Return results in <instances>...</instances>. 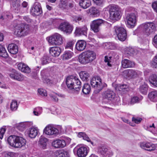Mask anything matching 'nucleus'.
<instances>
[{
	"label": "nucleus",
	"instance_id": "nucleus-1",
	"mask_svg": "<svg viewBox=\"0 0 157 157\" xmlns=\"http://www.w3.org/2000/svg\"><path fill=\"white\" fill-rule=\"evenodd\" d=\"M105 11H108L109 14V18L112 21H118L120 19L122 16L123 10L118 6L112 4L104 9Z\"/></svg>",
	"mask_w": 157,
	"mask_h": 157
},
{
	"label": "nucleus",
	"instance_id": "nucleus-2",
	"mask_svg": "<svg viewBox=\"0 0 157 157\" xmlns=\"http://www.w3.org/2000/svg\"><path fill=\"white\" fill-rule=\"evenodd\" d=\"M7 141L9 145L16 148L24 146L26 143V141L24 138L15 135L10 136L7 138Z\"/></svg>",
	"mask_w": 157,
	"mask_h": 157
},
{
	"label": "nucleus",
	"instance_id": "nucleus-3",
	"mask_svg": "<svg viewBox=\"0 0 157 157\" xmlns=\"http://www.w3.org/2000/svg\"><path fill=\"white\" fill-rule=\"evenodd\" d=\"M96 54L93 51L88 50L82 52L79 55V62L83 64H86L90 63L96 58Z\"/></svg>",
	"mask_w": 157,
	"mask_h": 157
},
{
	"label": "nucleus",
	"instance_id": "nucleus-4",
	"mask_svg": "<svg viewBox=\"0 0 157 157\" xmlns=\"http://www.w3.org/2000/svg\"><path fill=\"white\" fill-rule=\"evenodd\" d=\"M67 88L70 90L74 89L77 91L80 90L81 82L76 77L69 76L67 77L66 81Z\"/></svg>",
	"mask_w": 157,
	"mask_h": 157
},
{
	"label": "nucleus",
	"instance_id": "nucleus-5",
	"mask_svg": "<svg viewBox=\"0 0 157 157\" xmlns=\"http://www.w3.org/2000/svg\"><path fill=\"white\" fill-rule=\"evenodd\" d=\"M90 84L95 88L94 92L98 94L101 91L105 86V84L101 82V79L99 76L93 77L90 80Z\"/></svg>",
	"mask_w": 157,
	"mask_h": 157
},
{
	"label": "nucleus",
	"instance_id": "nucleus-6",
	"mask_svg": "<svg viewBox=\"0 0 157 157\" xmlns=\"http://www.w3.org/2000/svg\"><path fill=\"white\" fill-rule=\"evenodd\" d=\"M113 35L116 36L121 41H124L127 37L126 29L123 27L116 26L114 27L113 31Z\"/></svg>",
	"mask_w": 157,
	"mask_h": 157
},
{
	"label": "nucleus",
	"instance_id": "nucleus-7",
	"mask_svg": "<svg viewBox=\"0 0 157 157\" xmlns=\"http://www.w3.org/2000/svg\"><path fill=\"white\" fill-rule=\"evenodd\" d=\"M14 33L17 36H21L28 34L29 32L27 26L24 24H17L14 26Z\"/></svg>",
	"mask_w": 157,
	"mask_h": 157
},
{
	"label": "nucleus",
	"instance_id": "nucleus-8",
	"mask_svg": "<svg viewBox=\"0 0 157 157\" xmlns=\"http://www.w3.org/2000/svg\"><path fill=\"white\" fill-rule=\"evenodd\" d=\"M47 38L48 42L50 45H59L63 43L62 37L58 33H55Z\"/></svg>",
	"mask_w": 157,
	"mask_h": 157
},
{
	"label": "nucleus",
	"instance_id": "nucleus-9",
	"mask_svg": "<svg viewBox=\"0 0 157 157\" xmlns=\"http://www.w3.org/2000/svg\"><path fill=\"white\" fill-rule=\"evenodd\" d=\"M138 18V14L136 11L127 14L126 20L128 26L131 28H134L136 25Z\"/></svg>",
	"mask_w": 157,
	"mask_h": 157
},
{
	"label": "nucleus",
	"instance_id": "nucleus-10",
	"mask_svg": "<svg viewBox=\"0 0 157 157\" xmlns=\"http://www.w3.org/2000/svg\"><path fill=\"white\" fill-rule=\"evenodd\" d=\"M141 27L143 33L147 36L154 32L155 29V25L151 22L144 23L141 25Z\"/></svg>",
	"mask_w": 157,
	"mask_h": 157
},
{
	"label": "nucleus",
	"instance_id": "nucleus-11",
	"mask_svg": "<svg viewBox=\"0 0 157 157\" xmlns=\"http://www.w3.org/2000/svg\"><path fill=\"white\" fill-rule=\"evenodd\" d=\"M78 157H86L89 151V148L87 146L77 147L74 150Z\"/></svg>",
	"mask_w": 157,
	"mask_h": 157
},
{
	"label": "nucleus",
	"instance_id": "nucleus-12",
	"mask_svg": "<svg viewBox=\"0 0 157 157\" xmlns=\"http://www.w3.org/2000/svg\"><path fill=\"white\" fill-rule=\"evenodd\" d=\"M44 131L45 134L48 135H56L59 132L58 129L52 124H49L46 126Z\"/></svg>",
	"mask_w": 157,
	"mask_h": 157
},
{
	"label": "nucleus",
	"instance_id": "nucleus-13",
	"mask_svg": "<svg viewBox=\"0 0 157 157\" xmlns=\"http://www.w3.org/2000/svg\"><path fill=\"white\" fill-rule=\"evenodd\" d=\"M59 29L66 33H71L73 30V27L68 22L64 21L61 23L59 26Z\"/></svg>",
	"mask_w": 157,
	"mask_h": 157
},
{
	"label": "nucleus",
	"instance_id": "nucleus-14",
	"mask_svg": "<svg viewBox=\"0 0 157 157\" xmlns=\"http://www.w3.org/2000/svg\"><path fill=\"white\" fill-rule=\"evenodd\" d=\"M31 13L34 15H39L42 13V10L40 4L36 2L32 6L31 10Z\"/></svg>",
	"mask_w": 157,
	"mask_h": 157
},
{
	"label": "nucleus",
	"instance_id": "nucleus-15",
	"mask_svg": "<svg viewBox=\"0 0 157 157\" xmlns=\"http://www.w3.org/2000/svg\"><path fill=\"white\" fill-rule=\"evenodd\" d=\"M124 73L128 77L132 78L139 77L142 75V73L140 71L132 69L124 71Z\"/></svg>",
	"mask_w": 157,
	"mask_h": 157
},
{
	"label": "nucleus",
	"instance_id": "nucleus-16",
	"mask_svg": "<svg viewBox=\"0 0 157 157\" xmlns=\"http://www.w3.org/2000/svg\"><path fill=\"white\" fill-rule=\"evenodd\" d=\"M103 23V20L101 19L94 20L90 25L91 28L94 32H98L99 30V27Z\"/></svg>",
	"mask_w": 157,
	"mask_h": 157
},
{
	"label": "nucleus",
	"instance_id": "nucleus-17",
	"mask_svg": "<svg viewBox=\"0 0 157 157\" xmlns=\"http://www.w3.org/2000/svg\"><path fill=\"white\" fill-rule=\"evenodd\" d=\"M139 145L142 148L150 151H153L155 149V145L148 142H141Z\"/></svg>",
	"mask_w": 157,
	"mask_h": 157
},
{
	"label": "nucleus",
	"instance_id": "nucleus-18",
	"mask_svg": "<svg viewBox=\"0 0 157 157\" xmlns=\"http://www.w3.org/2000/svg\"><path fill=\"white\" fill-rule=\"evenodd\" d=\"M98 151L104 156L110 157L113 155V152L110 149H108L104 146L99 147Z\"/></svg>",
	"mask_w": 157,
	"mask_h": 157
},
{
	"label": "nucleus",
	"instance_id": "nucleus-19",
	"mask_svg": "<svg viewBox=\"0 0 157 157\" xmlns=\"http://www.w3.org/2000/svg\"><path fill=\"white\" fill-rule=\"evenodd\" d=\"M67 145L66 141L63 139H57L52 143V146L56 148H63Z\"/></svg>",
	"mask_w": 157,
	"mask_h": 157
},
{
	"label": "nucleus",
	"instance_id": "nucleus-20",
	"mask_svg": "<svg viewBox=\"0 0 157 157\" xmlns=\"http://www.w3.org/2000/svg\"><path fill=\"white\" fill-rule=\"evenodd\" d=\"M38 129L36 127H34L29 128L27 130L29 136L31 138H34L37 135Z\"/></svg>",
	"mask_w": 157,
	"mask_h": 157
},
{
	"label": "nucleus",
	"instance_id": "nucleus-21",
	"mask_svg": "<svg viewBox=\"0 0 157 157\" xmlns=\"http://www.w3.org/2000/svg\"><path fill=\"white\" fill-rule=\"evenodd\" d=\"M115 95L113 92L110 90L105 91L103 94V96L104 98L110 101H113V100Z\"/></svg>",
	"mask_w": 157,
	"mask_h": 157
},
{
	"label": "nucleus",
	"instance_id": "nucleus-22",
	"mask_svg": "<svg viewBox=\"0 0 157 157\" xmlns=\"http://www.w3.org/2000/svg\"><path fill=\"white\" fill-rule=\"evenodd\" d=\"M87 28L86 26L77 27L76 28L75 33L77 36L82 35H86L87 34Z\"/></svg>",
	"mask_w": 157,
	"mask_h": 157
},
{
	"label": "nucleus",
	"instance_id": "nucleus-23",
	"mask_svg": "<svg viewBox=\"0 0 157 157\" xmlns=\"http://www.w3.org/2000/svg\"><path fill=\"white\" fill-rule=\"evenodd\" d=\"M86 42L83 40L78 41L75 45V48L78 51H82L84 50L86 46Z\"/></svg>",
	"mask_w": 157,
	"mask_h": 157
},
{
	"label": "nucleus",
	"instance_id": "nucleus-24",
	"mask_svg": "<svg viewBox=\"0 0 157 157\" xmlns=\"http://www.w3.org/2000/svg\"><path fill=\"white\" fill-rule=\"evenodd\" d=\"M17 67L18 69L22 72L29 73L31 72L30 68L27 65L24 63H19L17 65Z\"/></svg>",
	"mask_w": 157,
	"mask_h": 157
},
{
	"label": "nucleus",
	"instance_id": "nucleus-25",
	"mask_svg": "<svg viewBox=\"0 0 157 157\" xmlns=\"http://www.w3.org/2000/svg\"><path fill=\"white\" fill-rule=\"evenodd\" d=\"M61 49L58 47H53L51 48L49 52L52 56L56 57L59 55L61 52Z\"/></svg>",
	"mask_w": 157,
	"mask_h": 157
},
{
	"label": "nucleus",
	"instance_id": "nucleus-26",
	"mask_svg": "<svg viewBox=\"0 0 157 157\" xmlns=\"http://www.w3.org/2000/svg\"><path fill=\"white\" fill-rule=\"evenodd\" d=\"M87 13L93 17H97L100 15V11L95 7H92L87 10Z\"/></svg>",
	"mask_w": 157,
	"mask_h": 157
},
{
	"label": "nucleus",
	"instance_id": "nucleus-27",
	"mask_svg": "<svg viewBox=\"0 0 157 157\" xmlns=\"http://www.w3.org/2000/svg\"><path fill=\"white\" fill-rule=\"evenodd\" d=\"M48 139L43 136H41L38 141L39 147L43 149H45L47 148V142Z\"/></svg>",
	"mask_w": 157,
	"mask_h": 157
},
{
	"label": "nucleus",
	"instance_id": "nucleus-28",
	"mask_svg": "<svg viewBox=\"0 0 157 157\" xmlns=\"http://www.w3.org/2000/svg\"><path fill=\"white\" fill-rule=\"evenodd\" d=\"M149 99L151 101H157V90H153L148 93V95Z\"/></svg>",
	"mask_w": 157,
	"mask_h": 157
},
{
	"label": "nucleus",
	"instance_id": "nucleus-29",
	"mask_svg": "<svg viewBox=\"0 0 157 157\" xmlns=\"http://www.w3.org/2000/svg\"><path fill=\"white\" fill-rule=\"evenodd\" d=\"M8 49L9 52L13 54H15L18 52V47L14 44H9L8 47Z\"/></svg>",
	"mask_w": 157,
	"mask_h": 157
},
{
	"label": "nucleus",
	"instance_id": "nucleus-30",
	"mask_svg": "<svg viewBox=\"0 0 157 157\" xmlns=\"http://www.w3.org/2000/svg\"><path fill=\"white\" fill-rule=\"evenodd\" d=\"M115 88L116 90L122 91L124 92H128L129 90V86L126 84L117 85Z\"/></svg>",
	"mask_w": 157,
	"mask_h": 157
},
{
	"label": "nucleus",
	"instance_id": "nucleus-31",
	"mask_svg": "<svg viewBox=\"0 0 157 157\" xmlns=\"http://www.w3.org/2000/svg\"><path fill=\"white\" fill-rule=\"evenodd\" d=\"M122 66L124 68L132 67L135 65L134 62L126 59L122 60L121 62Z\"/></svg>",
	"mask_w": 157,
	"mask_h": 157
},
{
	"label": "nucleus",
	"instance_id": "nucleus-32",
	"mask_svg": "<svg viewBox=\"0 0 157 157\" xmlns=\"http://www.w3.org/2000/svg\"><path fill=\"white\" fill-rule=\"evenodd\" d=\"M50 98L52 101L55 102H57L58 100V98H64V95L61 94H57L54 92H51L49 94Z\"/></svg>",
	"mask_w": 157,
	"mask_h": 157
},
{
	"label": "nucleus",
	"instance_id": "nucleus-33",
	"mask_svg": "<svg viewBox=\"0 0 157 157\" xmlns=\"http://www.w3.org/2000/svg\"><path fill=\"white\" fill-rule=\"evenodd\" d=\"M11 78L19 81H22L24 78V76L21 73H15L13 74L10 75Z\"/></svg>",
	"mask_w": 157,
	"mask_h": 157
},
{
	"label": "nucleus",
	"instance_id": "nucleus-34",
	"mask_svg": "<svg viewBox=\"0 0 157 157\" xmlns=\"http://www.w3.org/2000/svg\"><path fill=\"white\" fill-rule=\"evenodd\" d=\"M29 123L27 122H21L17 124L16 127L19 130L22 131L27 127L29 126Z\"/></svg>",
	"mask_w": 157,
	"mask_h": 157
},
{
	"label": "nucleus",
	"instance_id": "nucleus-35",
	"mask_svg": "<svg viewBox=\"0 0 157 157\" xmlns=\"http://www.w3.org/2000/svg\"><path fill=\"white\" fill-rule=\"evenodd\" d=\"M78 136L79 138H82L83 139L88 142H90L94 146V143L92 141L88 136L84 132H80L78 133Z\"/></svg>",
	"mask_w": 157,
	"mask_h": 157
},
{
	"label": "nucleus",
	"instance_id": "nucleus-36",
	"mask_svg": "<svg viewBox=\"0 0 157 157\" xmlns=\"http://www.w3.org/2000/svg\"><path fill=\"white\" fill-rule=\"evenodd\" d=\"M79 5L83 8L86 9L91 5L90 0H81Z\"/></svg>",
	"mask_w": 157,
	"mask_h": 157
},
{
	"label": "nucleus",
	"instance_id": "nucleus-37",
	"mask_svg": "<svg viewBox=\"0 0 157 157\" xmlns=\"http://www.w3.org/2000/svg\"><path fill=\"white\" fill-rule=\"evenodd\" d=\"M149 81L151 84L154 86L157 87V75L153 74L149 77Z\"/></svg>",
	"mask_w": 157,
	"mask_h": 157
},
{
	"label": "nucleus",
	"instance_id": "nucleus-38",
	"mask_svg": "<svg viewBox=\"0 0 157 157\" xmlns=\"http://www.w3.org/2000/svg\"><path fill=\"white\" fill-rule=\"evenodd\" d=\"M55 154L57 157H69L68 152L63 150L56 151Z\"/></svg>",
	"mask_w": 157,
	"mask_h": 157
},
{
	"label": "nucleus",
	"instance_id": "nucleus-39",
	"mask_svg": "<svg viewBox=\"0 0 157 157\" xmlns=\"http://www.w3.org/2000/svg\"><path fill=\"white\" fill-rule=\"evenodd\" d=\"M148 90V86L145 83L141 85L139 88V91L143 94H146L147 93Z\"/></svg>",
	"mask_w": 157,
	"mask_h": 157
},
{
	"label": "nucleus",
	"instance_id": "nucleus-40",
	"mask_svg": "<svg viewBox=\"0 0 157 157\" xmlns=\"http://www.w3.org/2000/svg\"><path fill=\"white\" fill-rule=\"evenodd\" d=\"M0 56L5 58H7L8 56L5 48L1 44H0Z\"/></svg>",
	"mask_w": 157,
	"mask_h": 157
},
{
	"label": "nucleus",
	"instance_id": "nucleus-41",
	"mask_svg": "<svg viewBox=\"0 0 157 157\" xmlns=\"http://www.w3.org/2000/svg\"><path fill=\"white\" fill-rule=\"evenodd\" d=\"M81 78L83 81H86L89 77V74L85 71H82L79 73Z\"/></svg>",
	"mask_w": 157,
	"mask_h": 157
},
{
	"label": "nucleus",
	"instance_id": "nucleus-42",
	"mask_svg": "<svg viewBox=\"0 0 157 157\" xmlns=\"http://www.w3.org/2000/svg\"><path fill=\"white\" fill-rule=\"evenodd\" d=\"M90 86L88 84H85L83 86L82 89V92L84 94H88L90 92Z\"/></svg>",
	"mask_w": 157,
	"mask_h": 157
},
{
	"label": "nucleus",
	"instance_id": "nucleus-43",
	"mask_svg": "<svg viewBox=\"0 0 157 157\" xmlns=\"http://www.w3.org/2000/svg\"><path fill=\"white\" fill-rule=\"evenodd\" d=\"M73 53L70 51H66L62 55L63 59H68L73 56Z\"/></svg>",
	"mask_w": 157,
	"mask_h": 157
},
{
	"label": "nucleus",
	"instance_id": "nucleus-44",
	"mask_svg": "<svg viewBox=\"0 0 157 157\" xmlns=\"http://www.w3.org/2000/svg\"><path fill=\"white\" fill-rule=\"evenodd\" d=\"M13 18V16L11 13L9 12H6L3 16L0 17V19L6 20L11 19Z\"/></svg>",
	"mask_w": 157,
	"mask_h": 157
},
{
	"label": "nucleus",
	"instance_id": "nucleus-45",
	"mask_svg": "<svg viewBox=\"0 0 157 157\" xmlns=\"http://www.w3.org/2000/svg\"><path fill=\"white\" fill-rule=\"evenodd\" d=\"M18 106L17 101L15 100H13L10 103V109L12 111H15L17 109Z\"/></svg>",
	"mask_w": 157,
	"mask_h": 157
},
{
	"label": "nucleus",
	"instance_id": "nucleus-46",
	"mask_svg": "<svg viewBox=\"0 0 157 157\" xmlns=\"http://www.w3.org/2000/svg\"><path fill=\"white\" fill-rule=\"evenodd\" d=\"M42 112V108L40 107H38L34 109L33 113L34 115L38 116L40 115Z\"/></svg>",
	"mask_w": 157,
	"mask_h": 157
},
{
	"label": "nucleus",
	"instance_id": "nucleus-47",
	"mask_svg": "<svg viewBox=\"0 0 157 157\" xmlns=\"http://www.w3.org/2000/svg\"><path fill=\"white\" fill-rule=\"evenodd\" d=\"M142 96L140 97V98L137 96L133 97L131 99V104H133L139 102L140 100L142 99Z\"/></svg>",
	"mask_w": 157,
	"mask_h": 157
},
{
	"label": "nucleus",
	"instance_id": "nucleus-48",
	"mask_svg": "<svg viewBox=\"0 0 157 157\" xmlns=\"http://www.w3.org/2000/svg\"><path fill=\"white\" fill-rule=\"evenodd\" d=\"M41 63L43 65L49 63V58L48 56H44L41 59Z\"/></svg>",
	"mask_w": 157,
	"mask_h": 157
},
{
	"label": "nucleus",
	"instance_id": "nucleus-49",
	"mask_svg": "<svg viewBox=\"0 0 157 157\" xmlns=\"http://www.w3.org/2000/svg\"><path fill=\"white\" fill-rule=\"evenodd\" d=\"M111 57L105 56V62L107 63V64L108 66L111 67L112 66L111 64Z\"/></svg>",
	"mask_w": 157,
	"mask_h": 157
},
{
	"label": "nucleus",
	"instance_id": "nucleus-50",
	"mask_svg": "<svg viewBox=\"0 0 157 157\" xmlns=\"http://www.w3.org/2000/svg\"><path fill=\"white\" fill-rule=\"evenodd\" d=\"M82 17L79 15H72L71 17V20L73 21L77 22L82 20Z\"/></svg>",
	"mask_w": 157,
	"mask_h": 157
},
{
	"label": "nucleus",
	"instance_id": "nucleus-51",
	"mask_svg": "<svg viewBox=\"0 0 157 157\" xmlns=\"http://www.w3.org/2000/svg\"><path fill=\"white\" fill-rule=\"evenodd\" d=\"M146 129L151 132H153L155 129V127L154 123L152 124H148L146 127Z\"/></svg>",
	"mask_w": 157,
	"mask_h": 157
},
{
	"label": "nucleus",
	"instance_id": "nucleus-52",
	"mask_svg": "<svg viewBox=\"0 0 157 157\" xmlns=\"http://www.w3.org/2000/svg\"><path fill=\"white\" fill-rule=\"evenodd\" d=\"M39 94L42 96H47L46 91L43 89H39L38 90Z\"/></svg>",
	"mask_w": 157,
	"mask_h": 157
},
{
	"label": "nucleus",
	"instance_id": "nucleus-53",
	"mask_svg": "<svg viewBox=\"0 0 157 157\" xmlns=\"http://www.w3.org/2000/svg\"><path fill=\"white\" fill-rule=\"evenodd\" d=\"M74 44V42L72 41H70L68 42L65 46V48L66 49H71Z\"/></svg>",
	"mask_w": 157,
	"mask_h": 157
},
{
	"label": "nucleus",
	"instance_id": "nucleus-54",
	"mask_svg": "<svg viewBox=\"0 0 157 157\" xmlns=\"http://www.w3.org/2000/svg\"><path fill=\"white\" fill-rule=\"evenodd\" d=\"M6 130L5 127H3L0 129V140H2L3 138Z\"/></svg>",
	"mask_w": 157,
	"mask_h": 157
},
{
	"label": "nucleus",
	"instance_id": "nucleus-55",
	"mask_svg": "<svg viewBox=\"0 0 157 157\" xmlns=\"http://www.w3.org/2000/svg\"><path fill=\"white\" fill-rule=\"evenodd\" d=\"M67 5L66 0H60L59 6L60 8H64Z\"/></svg>",
	"mask_w": 157,
	"mask_h": 157
},
{
	"label": "nucleus",
	"instance_id": "nucleus-56",
	"mask_svg": "<svg viewBox=\"0 0 157 157\" xmlns=\"http://www.w3.org/2000/svg\"><path fill=\"white\" fill-rule=\"evenodd\" d=\"M142 118L140 117H135L132 118V121L136 124H139L142 121Z\"/></svg>",
	"mask_w": 157,
	"mask_h": 157
},
{
	"label": "nucleus",
	"instance_id": "nucleus-57",
	"mask_svg": "<svg viewBox=\"0 0 157 157\" xmlns=\"http://www.w3.org/2000/svg\"><path fill=\"white\" fill-rule=\"evenodd\" d=\"M112 101L117 105H119L120 103V98L118 97H115V96L113 100Z\"/></svg>",
	"mask_w": 157,
	"mask_h": 157
},
{
	"label": "nucleus",
	"instance_id": "nucleus-58",
	"mask_svg": "<svg viewBox=\"0 0 157 157\" xmlns=\"http://www.w3.org/2000/svg\"><path fill=\"white\" fill-rule=\"evenodd\" d=\"M152 64L154 67L157 68V55L155 56L153 59Z\"/></svg>",
	"mask_w": 157,
	"mask_h": 157
},
{
	"label": "nucleus",
	"instance_id": "nucleus-59",
	"mask_svg": "<svg viewBox=\"0 0 157 157\" xmlns=\"http://www.w3.org/2000/svg\"><path fill=\"white\" fill-rule=\"evenodd\" d=\"M105 45L106 46L109 45V47H108V48L111 49H113L115 48V46L114 45V44L112 43H106L105 44Z\"/></svg>",
	"mask_w": 157,
	"mask_h": 157
},
{
	"label": "nucleus",
	"instance_id": "nucleus-60",
	"mask_svg": "<svg viewBox=\"0 0 157 157\" xmlns=\"http://www.w3.org/2000/svg\"><path fill=\"white\" fill-rule=\"evenodd\" d=\"M152 7L154 10L157 13V1L155 2L152 4Z\"/></svg>",
	"mask_w": 157,
	"mask_h": 157
},
{
	"label": "nucleus",
	"instance_id": "nucleus-61",
	"mask_svg": "<svg viewBox=\"0 0 157 157\" xmlns=\"http://www.w3.org/2000/svg\"><path fill=\"white\" fill-rule=\"evenodd\" d=\"M153 41V44L157 48V34L154 36Z\"/></svg>",
	"mask_w": 157,
	"mask_h": 157
},
{
	"label": "nucleus",
	"instance_id": "nucleus-62",
	"mask_svg": "<svg viewBox=\"0 0 157 157\" xmlns=\"http://www.w3.org/2000/svg\"><path fill=\"white\" fill-rule=\"evenodd\" d=\"M94 2L97 5H100L103 2V0H93Z\"/></svg>",
	"mask_w": 157,
	"mask_h": 157
},
{
	"label": "nucleus",
	"instance_id": "nucleus-63",
	"mask_svg": "<svg viewBox=\"0 0 157 157\" xmlns=\"http://www.w3.org/2000/svg\"><path fill=\"white\" fill-rule=\"evenodd\" d=\"M14 154L13 152H10L6 154L4 157H13Z\"/></svg>",
	"mask_w": 157,
	"mask_h": 157
},
{
	"label": "nucleus",
	"instance_id": "nucleus-64",
	"mask_svg": "<svg viewBox=\"0 0 157 157\" xmlns=\"http://www.w3.org/2000/svg\"><path fill=\"white\" fill-rule=\"evenodd\" d=\"M135 10V9L134 8L131 7H129L127 8L125 10V11L127 12H130L134 11Z\"/></svg>",
	"mask_w": 157,
	"mask_h": 157
}]
</instances>
